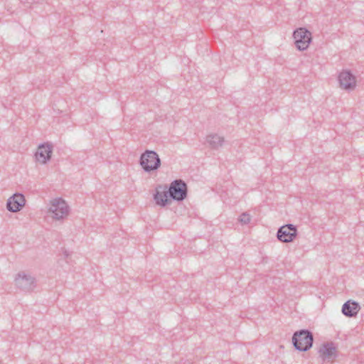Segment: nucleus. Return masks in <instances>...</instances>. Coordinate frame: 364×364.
Instances as JSON below:
<instances>
[{
  "label": "nucleus",
  "mask_w": 364,
  "mask_h": 364,
  "mask_svg": "<svg viewBox=\"0 0 364 364\" xmlns=\"http://www.w3.org/2000/svg\"><path fill=\"white\" fill-rule=\"evenodd\" d=\"M139 165L144 172L150 173L158 170L161 165V161L155 151L147 149L141 154Z\"/></svg>",
  "instance_id": "nucleus-1"
},
{
  "label": "nucleus",
  "mask_w": 364,
  "mask_h": 364,
  "mask_svg": "<svg viewBox=\"0 0 364 364\" xmlns=\"http://www.w3.org/2000/svg\"><path fill=\"white\" fill-rule=\"evenodd\" d=\"M314 342L312 333L306 329L296 331L292 336V343L294 348L299 351H307Z\"/></svg>",
  "instance_id": "nucleus-2"
},
{
  "label": "nucleus",
  "mask_w": 364,
  "mask_h": 364,
  "mask_svg": "<svg viewBox=\"0 0 364 364\" xmlns=\"http://www.w3.org/2000/svg\"><path fill=\"white\" fill-rule=\"evenodd\" d=\"M48 213L55 220H63L69 215V206L61 198L50 200Z\"/></svg>",
  "instance_id": "nucleus-3"
},
{
  "label": "nucleus",
  "mask_w": 364,
  "mask_h": 364,
  "mask_svg": "<svg viewBox=\"0 0 364 364\" xmlns=\"http://www.w3.org/2000/svg\"><path fill=\"white\" fill-rule=\"evenodd\" d=\"M167 192L171 199L183 201L187 197L188 187L182 179H176L171 183Z\"/></svg>",
  "instance_id": "nucleus-4"
},
{
  "label": "nucleus",
  "mask_w": 364,
  "mask_h": 364,
  "mask_svg": "<svg viewBox=\"0 0 364 364\" xmlns=\"http://www.w3.org/2000/svg\"><path fill=\"white\" fill-rule=\"evenodd\" d=\"M294 43L299 50L307 49L311 42V33L305 28H299L293 33Z\"/></svg>",
  "instance_id": "nucleus-5"
},
{
  "label": "nucleus",
  "mask_w": 364,
  "mask_h": 364,
  "mask_svg": "<svg viewBox=\"0 0 364 364\" xmlns=\"http://www.w3.org/2000/svg\"><path fill=\"white\" fill-rule=\"evenodd\" d=\"M15 283L18 289L24 291H31L36 287V279L31 274L22 272L17 274Z\"/></svg>",
  "instance_id": "nucleus-6"
},
{
  "label": "nucleus",
  "mask_w": 364,
  "mask_h": 364,
  "mask_svg": "<svg viewBox=\"0 0 364 364\" xmlns=\"http://www.w3.org/2000/svg\"><path fill=\"white\" fill-rule=\"evenodd\" d=\"M296 235V227L292 224H287L280 227L277 233V239L285 243L292 242Z\"/></svg>",
  "instance_id": "nucleus-7"
},
{
  "label": "nucleus",
  "mask_w": 364,
  "mask_h": 364,
  "mask_svg": "<svg viewBox=\"0 0 364 364\" xmlns=\"http://www.w3.org/2000/svg\"><path fill=\"white\" fill-rule=\"evenodd\" d=\"M26 203L25 197L21 193H14L10 197L6 203V208L10 212L16 213L22 209Z\"/></svg>",
  "instance_id": "nucleus-8"
},
{
  "label": "nucleus",
  "mask_w": 364,
  "mask_h": 364,
  "mask_svg": "<svg viewBox=\"0 0 364 364\" xmlns=\"http://www.w3.org/2000/svg\"><path fill=\"white\" fill-rule=\"evenodd\" d=\"M340 86L346 90H353L356 85L355 76L348 70L341 72L338 75Z\"/></svg>",
  "instance_id": "nucleus-9"
},
{
  "label": "nucleus",
  "mask_w": 364,
  "mask_h": 364,
  "mask_svg": "<svg viewBox=\"0 0 364 364\" xmlns=\"http://www.w3.org/2000/svg\"><path fill=\"white\" fill-rule=\"evenodd\" d=\"M52 146L48 144H41L36 152V160L41 164H46L50 159Z\"/></svg>",
  "instance_id": "nucleus-10"
},
{
  "label": "nucleus",
  "mask_w": 364,
  "mask_h": 364,
  "mask_svg": "<svg viewBox=\"0 0 364 364\" xmlns=\"http://www.w3.org/2000/svg\"><path fill=\"white\" fill-rule=\"evenodd\" d=\"M320 356L323 360H332L336 358V348L332 342H327L323 344L319 350Z\"/></svg>",
  "instance_id": "nucleus-11"
},
{
  "label": "nucleus",
  "mask_w": 364,
  "mask_h": 364,
  "mask_svg": "<svg viewBox=\"0 0 364 364\" xmlns=\"http://www.w3.org/2000/svg\"><path fill=\"white\" fill-rule=\"evenodd\" d=\"M166 186L164 188L162 186H158L156 188V193L154 194V199L156 203L161 207H165L170 202L168 197V193L165 191Z\"/></svg>",
  "instance_id": "nucleus-12"
},
{
  "label": "nucleus",
  "mask_w": 364,
  "mask_h": 364,
  "mask_svg": "<svg viewBox=\"0 0 364 364\" xmlns=\"http://www.w3.org/2000/svg\"><path fill=\"white\" fill-rule=\"evenodd\" d=\"M360 309L358 302L349 300L343 305L342 313L348 317H353L357 315Z\"/></svg>",
  "instance_id": "nucleus-13"
},
{
  "label": "nucleus",
  "mask_w": 364,
  "mask_h": 364,
  "mask_svg": "<svg viewBox=\"0 0 364 364\" xmlns=\"http://www.w3.org/2000/svg\"><path fill=\"white\" fill-rule=\"evenodd\" d=\"M206 142L211 149H218L223 146L224 138L216 134H210L206 137Z\"/></svg>",
  "instance_id": "nucleus-14"
},
{
  "label": "nucleus",
  "mask_w": 364,
  "mask_h": 364,
  "mask_svg": "<svg viewBox=\"0 0 364 364\" xmlns=\"http://www.w3.org/2000/svg\"><path fill=\"white\" fill-rule=\"evenodd\" d=\"M251 217L247 213H243L239 218V221L242 225H247L250 223Z\"/></svg>",
  "instance_id": "nucleus-15"
},
{
  "label": "nucleus",
  "mask_w": 364,
  "mask_h": 364,
  "mask_svg": "<svg viewBox=\"0 0 364 364\" xmlns=\"http://www.w3.org/2000/svg\"><path fill=\"white\" fill-rule=\"evenodd\" d=\"M65 255L66 257H68V254H67L66 251L65 252Z\"/></svg>",
  "instance_id": "nucleus-16"
}]
</instances>
